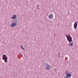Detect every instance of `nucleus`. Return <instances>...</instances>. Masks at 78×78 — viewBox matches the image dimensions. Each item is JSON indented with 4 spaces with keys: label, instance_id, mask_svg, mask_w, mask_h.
I'll use <instances>...</instances> for the list:
<instances>
[{
    "label": "nucleus",
    "instance_id": "nucleus-1",
    "mask_svg": "<svg viewBox=\"0 0 78 78\" xmlns=\"http://www.w3.org/2000/svg\"><path fill=\"white\" fill-rule=\"evenodd\" d=\"M65 36H66L68 41L69 43H70L71 42H72V38L70 36V35L69 34L68 35L65 34Z\"/></svg>",
    "mask_w": 78,
    "mask_h": 78
},
{
    "label": "nucleus",
    "instance_id": "nucleus-2",
    "mask_svg": "<svg viewBox=\"0 0 78 78\" xmlns=\"http://www.w3.org/2000/svg\"><path fill=\"white\" fill-rule=\"evenodd\" d=\"M12 23L10 25L11 27H16L17 25V20L16 19L12 20Z\"/></svg>",
    "mask_w": 78,
    "mask_h": 78
},
{
    "label": "nucleus",
    "instance_id": "nucleus-3",
    "mask_svg": "<svg viewBox=\"0 0 78 78\" xmlns=\"http://www.w3.org/2000/svg\"><path fill=\"white\" fill-rule=\"evenodd\" d=\"M2 59L6 63L8 62V57L6 56V55L3 54L2 55Z\"/></svg>",
    "mask_w": 78,
    "mask_h": 78
},
{
    "label": "nucleus",
    "instance_id": "nucleus-4",
    "mask_svg": "<svg viewBox=\"0 0 78 78\" xmlns=\"http://www.w3.org/2000/svg\"><path fill=\"white\" fill-rule=\"evenodd\" d=\"M77 23L78 22H75L74 24V27L75 30H76V28H77Z\"/></svg>",
    "mask_w": 78,
    "mask_h": 78
},
{
    "label": "nucleus",
    "instance_id": "nucleus-5",
    "mask_svg": "<svg viewBox=\"0 0 78 78\" xmlns=\"http://www.w3.org/2000/svg\"><path fill=\"white\" fill-rule=\"evenodd\" d=\"M66 77H68L69 78H70L72 76V73H69L66 74Z\"/></svg>",
    "mask_w": 78,
    "mask_h": 78
},
{
    "label": "nucleus",
    "instance_id": "nucleus-6",
    "mask_svg": "<svg viewBox=\"0 0 78 78\" xmlns=\"http://www.w3.org/2000/svg\"><path fill=\"white\" fill-rule=\"evenodd\" d=\"M48 17L50 19H52L53 18V15L52 14H50L48 16Z\"/></svg>",
    "mask_w": 78,
    "mask_h": 78
},
{
    "label": "nucleus",
    "instance_id": "nucleus-7",
    "mask_svg": "<svg viewBox=\"0 0 78 78\" xmlns=\"http://www.w3.org/2000/svg\"><path fill=\"white\" fill-rule=\"evenodd\" d=\"M50 67H50V65H47L46 67V70H49L50 68Z\"/></svg>",
    "mask_w": 78,
    "mask_h": 78
},
{
    "label": "nucleus",
    "instance_id": "nucleus-8",
    "mask_svg": "<svg viewBox=\"0 0 78 78\" xmlns=\"http://www.w3.org/2000/svg\"><path fill=\"white\" fill-rule=\"evenodd\" d=\"M16 15H13L12 18H11V19H15L16 18Z\"/></svg>",
    "mask_w": 78,
    "mask_h": 78
},
{
    "label": "nucleus",
    "instance_id": "nucleus-9",
    "mask_svg": "<svg viewBox=\"0 0 78 78\" xmlns=\"http://www.w3.org/2000/svg\"><path fill=\"white\" fill-rule=\"evenodd\" d=\"M69 45L70 47H72V46H73V43H69Z\"/></svg>",
    "mask_w": 78,
    "mask_h": 78
},
{
    "label": "nucleus",
    "instance_id": "nucleus-10",
    "mask_svg": "<svg viewBox=\"0 0 78 78\" xmlns=\"http://www.w3.org/2000/svg\"><path fill=\"white\" fill-rule=\"evenodd\" d=\"M21 48H22V50H25V49L23 48V47H22V46L21 45Z\"/></svg>",
    "mask_w": 78,
    "mask_h": 78
},
{
    "label": "nucleus",
    "instance_id": "nucleus-11",
    "mask_svg": "<svg viewBox=\"0 0 78 78\" xmlns=\"http://www.w3.org/2000/svg\"><path fill=\"white\" fill-rule=\"evenodd\" d=\"M67 73H69V71H66L65 72V74H66V75Z\"/></svg>",
    "mask_w": 78,
    "mask_h": 78
},
{
    "label": "nucleus",
    "instance_id": "nucleus-12",
    "mask_svg": "<svg viewBox=\"0 0 78 78\" xmlns=\"http://www.w3.org/2000/svg\"><path fill=\"white\" fill-rule=\"evenodd\" d=\"M67 73H69V71H66L65 72V74H66V75Z\"/></svg>",
    "mask_w": 78,
    "mask_h": 78
},
{
    "label": "nucleus",
    "instance_id": "nucleus-13",
    "mask_svg": "<svg viewBox=\"0 0 78 78\" xmlns=\"http://www.w3.org/2000/svg\"><path fill=\"white\" fill-rule=\"evenodd\" d=\"M59 55H60V52H59V54H58V57L59 58H60V57H59Z\"/></svg>",
    "mask_w": 78,
    "mask_h": 78
},
{
    "label": "nucleus",
    "instance_id": "nucleus-14",
    "mask_svg": "<svg viewBox=\"0 0 78 78\" xmlns=\"http://www.w3.org/2000/svg\"><path fill=\"white\" fill-rule=\"evenodd\" d=\"M20 55V56H22V57H23V55H22V54H21V55Z\"/></svg>",
    "mask_w": 78,
    "mask_h": 78
},
{
    "label": "nucleus",
    "instance_id": "nucleus-15",
    "mask_svg": "<svg viewBox=\"0 0 78 78\" xmlns=\"http://www.w3.org/2000/svg\"><path fill=\"white\" fill-rule=\"evenodd\" d=\"M65 59H68V58H67V57H66L65 58Z\"/></svg>",
    "mask_w": 78,
    "mask_h": 78
},
{
    "label": "nucleus",
    "instance_id": "nucleus-16",
    "mask_svg": "<svg viewBox=\"0 0 78 78\" xmlns=\"http://www.w3.org/2000/svg\"><path fill=\"white\" fill-rule=\"evenodd\" d=\"M56 68H55V72H56Z\"/></svg>",
    "mask_w": 78,
    "mask_h": 78
},
{
    "label": "nucleus",
    "instance_id": "nucleus-17",
    "mask_svg": "<svg viewBox=\"0 0 78 78\" xmlns=\"http://www.w3.org/2000/svg\"><path fill=\"white\" fill-rule=\"evenodd\" d=\"M18 57L19 58H20V57H19V55H18Z\"/></svg>",
    "mask_w": 78,
    "mask_h": 78
},
{
    "label": "nucleus",
    "instance_id": "nucleus-18",
    "mask_svg": "<svg viewBox=\"0 0 78 78\" xmlns=\"http://www.w3.org/2000/svg\"><path fill=\"white\" fill-rule=\"evenodd\" d=\"M37 9H39V7H38L37 8Z\"/></svg>",
    "mask_w": 78,
    "mask_h": 78
},
{
    "label": "nucleus",
    "instance_id": "nucleus-19",
    "mask_svg": "<svg viewBox=\"0 0 78 78\" xmlns=\"http://www.w3.org/2000/svg\"><path fill=\"white\" fill-rule=\"evenodd\" d=\"M39 5H37V7H39Z\"/></svg>",
    "mask_w": 78,
    "mask_h": 78
},
{
    "label": "nucleus",
    "instance_id": "nucleus-20",
    "mask_svg": "<svg viewBox=\"0 0 78 78\" xmlns=\"http://www.w3.org/2000/svg\"><path fill=\"white\" fill-rule=\"evenodd\" d=\"M46 16H48V14L47 13L46 14Z\"/></svg>",
    "mask_w": 78,
    "mask_h": 78
},
{
    "label": "nucleus",
    "instance_id": "nucleus-21",
    "mask_svg": "<svg viewBox=\"0 0 78 78\" xmlns=\"http://www.w3.org/2000/svg\"><path fill=\"white\" fill-rule=\"evenodd\" d=\"M65 78H69V77H65Z\"/></svg>",
    "mask_w": 78,
    "mask_h": 78
},
{
    "label": "nucleus",
    "instance_id": "nucleus-22",
    "mask_svg": "<svg viewBox=\"0 0 78 78\" xmlns=\"http://www.w3.org/2000/svg\"><path fill=\"white\" fill-rule=\"evenodd\" d=\"M54 37H55V34H54Z\"/></svg>",
    "mask_w": 78,
    "mask_h": 78
},
{
    "label": "nucleus",
    "instance_id": "nucleus-23",
    "mask_svg": "<svg viewBox=\"0 0 78 78\" xmlns=\"http://www.w3.org/2000/svg\"><path fill=\"white\" fill-rule=\"evenodd\" d=\"M45 65H47V64H45Z\"/></svg>",
    "mask_w": 78,
    "mask_h": 78
}]
</instances>
